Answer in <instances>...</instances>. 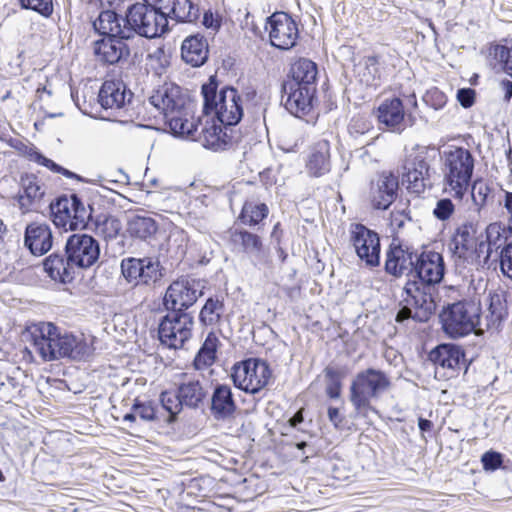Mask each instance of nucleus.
Returning a JSON list of instances; mask_svg holds the SVG:
<instances>
[{
  "instance_id": "f257e3e1",
  "label": "nucleus",
  "mask_w": 512,
  "mask_h": 512,
  "mask_svg": "<svg viewBox=\"0 0 512 512\" xmlns=\"http://www.w3.org/2000/svg\"><path fill=\"white\" fill-rule=\"evenodd\" d=\"M149 102L161 114L174 136L185 139H196L197 120L189 106L181 88L175 84L165 83L149 97Z\"/></svg>"
},
{
  "instance_id": "f03ea898",
  "label": "nucleus",
  "mask_w": 512,
  "mask_h": 512,
  "mask_svg": "<svg viewBox=\"0 0 512 512\" xmlns=\"http://www.w3.org/2000/svg\"><path fill=\"white\" fill-rule=\"evenodd\" d=\"M441 159L445 191L454 198L462 199L473 175L474 156L466 148L449 146Z\"/></svg>"
},
{
  "instance_id": "7ed1b4c3",
  "label": "nucleus",
  "mask_w": 512,
  "mask_h": 512,
  "mask_svg": "<svg viewBox=\"0 0 512 512\" xmlns=\"http://www.w3.org/2000/svg\"><path fill=\"white\" fill-rule=\"evenodd\" d=\"M204 112L213 114L224 126H234L243 116V100L235 88L226 87L217 91V83L211 77L202 86Z\"/></svg>"
},
{
  "instance_id": "20e7f679",
  "label": "nucleus",
  "mask_w": 512,
  "mask_h": 512,
  "mask_svg": "<svg viewBox=\"0 0 512 512\" xmlns=\"http://www.w3.org/2000/svg\"><path fill=\"white\" fill-rule=\"evenodd\" d=\"M390 381L388 377L376 369H366L359 372L353 379L350 387V401L355 410L367 416L372 410L371 400L378 398L388 389Z\"/></svg>"
},
{
  "instance_id": "39448f33",
  "label": "nucleus",
  "mask_w": 512,
  "mask_h": 512,
  "mask_svg": "<svg viewBox=\"0 0 512 512\" xmlns=\"http://www.w3.org/2000/svg\"><path fill=\"white\" fill-rule=\"evenodd\" d=\"M127 24L131 27L132 35L146 38H156L168 29V19L158 3L145 1L133 4L127 12Z\"/></svg>"
},
{
  "instance_id": "423d86ee",
  "label": "nucleus",
  "mask_w": 512,
  "mask_h": 512,
  "mask_svg": "<svg viewBox=\"0 0 512 512\" xmlns=\"http://www.w3.org/2000/svg\"><path fill=\"white\" fill-rule=\"evenodd\" d=\"M440 317L443 330L453 338L470 334L480 323L478 308L472 303L457 302L449 305Z\"/></svg>"
},
{
  "instance_id": "0eeeda50",
  "label": "nucleus",
  "mask_w": 512,
  "mask_h": 512,
  "mask_svg": "<svg viewBox=\"0 0 512 512\" xmlns=\"http://www.w3.org/2000/svg\"><path fill=\"white\" fill-rule=\"evenodd\" d=\"M234 385L246 393L255 394L262 390L271 378L268 364L257 358L236 363L232 369Z\"/></svg>"
},
{
  "instance_id": "6e6552de",
  "label": "nucleus",
  "mask_w": 512,
  "mask_h": 512,
  "mask_svg": "<svg viewBox=\"0 0 512 512\" xmlns=\"http://www.w3.org/2000/svg\"><path fill=\"white\" fill-rule=\"evenodd\" d=\"M193 317L189 313L172 312L159 324L158 334L162 344L169 348H182L192 336Z\"/></svg>"
},
{
  "instance_id": "1a4fd4ad",
  "label": "nucleus",
  "mask_w": 512,
  "mask_h": 512,
  "mask_svg": "<svg viewBox=\"0 0 512 512\" xmlns=\"http://www.w3.org/2000/svg\"><path fill=\"white\" fill-rule=\"evenodd\" d=\"M451 245L454 256L463 264L478 266L487 263V245L483 240L478 241L472 227H460Z\"/></svg>"
},
{
  "instance_id": "9d476101",
  "label": "nucleus",
  "mask_w": 512,
  "mask_h": 512,
  "mask_svg": "<svg viewBox=\"0 0 512 512\" xmlns=\"http://www.w3.org/2000/svg\"><path fill=\"white\" fill-rule=\"evenodd\" d=\"M53 223L64 231L84 228L88 213L76 195L61 197L51 204Z\"/></svg>"
},
{
  "instance_id": "9b49d317",
  "label": "nucleus",
  "mask_w": 512,
  "mask_h": 512,
  "mask_svg": "<svg viewBox=\"0 0 512 512\" xmlns=\"http://www.w3.org/2000/svg\"><path fill=\"white\" fill-rule=\"evenodd\" d=\"M120 268L125 280L133 286H150L162 278L160 262L152 257L124 258Z\"/></svg>"
},
{
  "instance_id": "f8f14e48",
  "label": "nucleus",
  "mask_w": 512,
  "mask_h": 512,
  "mask_svg": "<svg viewBox=\"0 0 512 512\" xmlns=\"http://www.w3.org/2000/svg\"><path fill=\"white\" fill-rule=\"evenodd\" d=\"M70 265L74 268H89L100 256V247L96 239L88 234H73L68 237L65 246Z\"/></svg>"
},
{
  "instance_id": "ddd939ff",
  "label": "nucleus",
  "mask_w": 512,
  "mask_h": 512,
  "mask_svg": "<svg viewBox=\"0 0 512 512\" xmlns=\"http://www.w3.org/2000/svg\"><path fill=\"white\" fill-rule=\"evenodd\" d=\"M266 31L272 46L289 50L297 43L299 31L295 21L285 12H276L267 18Z\"/></svg>"
},
{
  "instance_id": "4468645a",
  "label": "nucleus",
  "mask_w": 512,
  "mask_h": 512,
  "mask_svg": "<svg viewBox=\"0 0 512 512\" xmlns=\"http://www.w3.org/2000/svg\"><path fill=\"white\" fill-rule=\"evenodd\" d=\"M350 242L359 259L368 267L380 263V238L378 234L362 224L351 225Z\"/></svg>"
},
{
  "instance_id": "2eb2a0df",
  "label": "nucleus",
  "mask_w": 512,
  "mask_h": 512,
  "mask_svg": "<svg viewBox=\"0 0 512 512\" xmlns=\"http://www.w3.org/2000/svg\"><path fill=\"white\" fill-rule=\"evenodd\" d=\"M201 295L194 281L185 279L174 281L164 296V305L173 312H179L192 306Z\"/></svg>"
},
{
  "instance_id": "dca6fc26",
  "label": "nucleus",
  "mask_w": 512,
  "mask_h": 512,
  "mask_svg": "<svg viewBox=\"0 0 512 512\" xmlns=\"http://www.w3.org/2000/svg\"><path fill=\"white\" fill-rule=\"evenodd\" d=\"M34 351L44 361L57 360L56 337L57 327L51 322L34 325L30 331Z\"/></svg>"
},
{
  "instance_id": "f3484780",
  "label": "nucleus",
  "mask_w": 512,
  "mask_h": 512,
  "mask_svg": "<svg viewBox=\"0 0 512 512\" xmlns=\"http://www.w3.org/2000/svg\"><path fill=\"white\" fill-rule=\"evenodd\" d=\"M404 302L410 305L413 312V319L418 322L427 321L436 310V303L431 295L424 292L418 283L407 282L404 286Z\"/></svg>"
},
{
  "instance_id": "a211bd4d",
  "label": "nucleus",
  "mask_w": 512,
  "mask_h": 512,
  "mask_svg": "<svg viewBox=\"0 0 512 512\" xmlns=\"http://www.w3.org/2000/svg\"><path fill=\"white\" fill-rule=\"evenodd\" d=\"M415 272L421 283L428 285L439 283L445 272L442 255L434 251L423 252L417 259Z\"/></svg>"
},
{
  "instance_id": "6ab92c4d",
  "label": "nucleus",
  "mask_w": 512,
  "mask_h": 512,
  "mask_svg": "<svg viewBox=\"0 0 512 512\" xmlns=\"http://www.w3.org/2000/svg\"><path fill=\"white\" fill-rule=\"evenodd\" d=\"M315 90V86L300 85L297 82L284 83L286 109L295 116L305 113L311 107Z\"/></svg>"
},
{
  "instance_id": "aec40b11",
  "label": "nucleus",
  "mask_w": 512,
  "mask_h": 512,
  "mask_svg": "<svg viewBox=\"0 0 512 512\" xmlns=\"http://www.w3.org/2000/svg\"><path fill=\"white\" fill-rule=\"evenodd\" d=\"M408 113L402 100L398 97L384 99L375 111L380 124L391 131L400 132L404 129L405 116Z\"/></svg>"
},
{
  "instance_id": "412c9836",
  "label": "nucleus",
  "mask_w": 512,
  "mask_h": 512,
  "mask_svg": "<svg viewBox=\"0 0 512 512\" xmlns=\"http://www.w3.org/2000/svg\"><path fill=\"white\" fill-rule=\"evenodd\" d=\"M404 170L402 183L406 184L410 192L420 194L431 186L429 165L423 157L416 156L404 166Z\"/></svg>"
},
{
  "instance_id": "4be33fe9",
  "label": "nucleus",
  "mask_w": 512,
  "mask_h": 512,
  "mask_svg": "<svg viewBox=\"0 0 512 512\" xmlns=\"http://www.w3.org/2000/svg\"><path fill=\"white\" fill-rule=\"evenodd\" d=\"M95 30L105 37H118L129 39L132 37L131 27L127 24V17L122 18L112 10L102 11L94 21Z\"/></svg>"
},
{
  "instance_id": "5701e85b",
  "label": "nucleus",
  "mask_w": 512,
  "mask_h": 512,
  "mask_svg": "<svg viewBox=\"0 0 512 512\" xmlns=\"http://www.w3.org/2000/svg\"><path fill=\"white\" fill-rule=\"evenodd\" d=\"M398 179L392 173H382L371 185L370 198L375 209H387L394 201Z\"/></svg>"
},
{
  "instance_id": "b1692460",
  "label": "nucleus",
  "mask_w": 512,
  "mask_h": 512,
  "mask_svg": "<svg viewBox=\"0 0 512 512\" xmlns=\"http://www.w3.org/2000/svg\"><path fill=\"white\" fill-rule=\"evenodd\" d=\"M24 245L33 255L41 256L52 247V231L48 224L34 222L27 225Z\"/></svg>"
},
{
  "instance_id": "393cba45",
  "label": "nucleus",
  "mask_w": 512,
  "mask_h": 512,
  "mask_svg": "<svg viewBox=\"0 0 512 512\" xmlns=\"http://www.w3.org/2000/svg\"><path fill=\"white\" fill-rule=\"evenodd\" d=\"M44 194V186L36 175L26 173L21 176L17 199L19 208L23 213L28 212L33 204L42 199Z\"/></svg>"
},
{
  "instance_id": "a878e982",
  "label": "nucleus",
  "mask_w": 512,
  "mask_h": 512,
  "mask_svg": "<svg viewBox=\"0 0 512 512\" xmlns=\"http://www.w3.org/2000/svg\"><path fill=\"white\" fill-rule=\"evenodd\" d=\"M208 43L200 34L190 35L181 45V57L193 67L202 66L208 59Z\"/></svg>"
},
{
  "instance_id": "bb28decb",
  "label": "nucleus",
  "mask_w": 512,
  "mask_h": 512,
  "mask_svg": "<svg viewBox=\"0 0 512 512\" xmlns=\"http://www.w3.org/2000/svg\"><path fill=\"white\" fill-rule=\"evenodd\" d=\"M230 240L234 247L239 248L252 260L254 265L255 260L261 261L265 256L261 238L256 234L245 230H233Z\"/></svg>"
},
{
  "instance_id": "cd10ccee",
  "label": "nucleus",
  "mask_w": 512,
  "mask_h": 512,
  "mask_svg": "<svg viewBox=\"0 0 512 512\" xmlns=\"http://www.w3.org/2000/svg\"><path fill=\"white\" fill-rule=\"evenodd\" d=\"M306 168L314 177H320L330 171V144L327 140H320L313 145L307 156Z\"/></svg>"
},
{
  "instance_id": "c85d7f7f",
  "label": "nucleus",
  "mask_w": 512,
  "mask_h": 512,
  "mask_svg": "<svg viewBox=\"0 0 512 512\" xmlns=\"http://www.w3.org/2000/svg\"><path fill=\"white\" fill-rule=\"evenodd\" d=\"M94 53L100 61L115 64L124 54H128V49L123 39L118 37H105L95 42Z\"/></svg>"
},
{
  "instance_id": "c756f323",
  "label": "nucleus",
  "mask_w": 512,
  "mask_h": 512,
  "mask_svg": "<svg viewBox=\"0 0 512 512\" xmlns=\"http://www.w3.org/2000/svg\"><path fill=\"white\" fill-rule=\"evenodd\" d=\"M464 354L460 347L454 344L437 346L429 354V359L438 367L455 372L463 360Z\"/></svg>"
},
{
  "instance_id": "7c9ffc66",
  "label": "nucleus",
  "mask_w": 512,
  "mask_h": 512,
  "mask_svg": "<svg viewBox=\"0 0 512 512\" xmlns=\"http://www.w3.org/2000/svg\"><path fill=\"white\" fill-rule=\"evenodd\" d=\"M125 85L118 80H106L99 91L98 100L105 109H119L126 102Z\"/></svg>"
},
{
  "instance_id": "2f4dec72",
  "label": "nucleus",
  "mask_w": 512,
  "mask_h": 512,
  "mask_svg": "<svg viewBox=\"0 0 512 512\" xmlns=\"http://www.w3.org/2000/svg\"><path fill=\"white\" fill-rule=\"evenodd\" d=\"M236 409L232 390L228 385L216 386L212 399L211 411L215 418L226 419L230 417Z\"/></svg>"
},
{
  "instance_id": "473e14b6",
  "label": "nucleus",
  "mask_w": 512,
  "mask_h": 512,
  "mask_svg": "<svg viewBox=\"0 0 512 512\" xmlns=\"http://www.w3.org/2000/svg\"><path fill=\"white\" fill-rule=\"evenodd\" d=\"M43 268L48 276L59 282H71L74 278L75 268L64 256L52 254L43 262Z\"/></svg>"
},
{
  "instance_id": "72a5a7b5",
  "label": "nucleus",
  "mask_w": 512,
  "mask_h": 512,
  "mask_svg": "<svg viewBox=\"0 0 512 512\" xmlns=\"http://www.w3.org/2000/svg\"><path fill=\"white\" fill-rule=\"evenodd\" d=\"M216 124L214 121L207 122L202 129V142L206 148L212 150H223L232 144V137L227 133V126Z\"/></svg>"
},
{
  "instance_id": "f704fd0d",
  "label": "nucleus",
  "mask_w": 512,
  "mask_h": 512,
  "mask_svg": "<svg viewBox=\"0 0 512 512\" xmlns=\"http://www.w3.org/2000/svg\"><path fill=\"white\" fill-rule=\"evenodd\" d=\"M355 73L358 80L365 86H377L382 78V69L379 58L366 56L355 66Z\"/></svg>"
},
{
  "instance_id": "c9c22d12",
  "label": "nucleus",
  "mask_w": 512,
  "mask_h": 512,
  "mask_svg": "<svg viewBox=\"0 0 512 512\" xmlns=\"http://www.w3.org/2000/svg\"><path fill=\"white\" fill-rule=\"evenodd\" d=\"M414 262L412 253L400 246L391 248L385 262L386 272L393 276H401L412 269Z\"/></svg>"
},
{
  "instance_id": "e433bc0d",
  "label": "nucleus",
  "mask_w": 512,
  "mask_h": 512,
  "mask_svg": "<svg viewBox=\"0 0 512 512\" xmlns=\"http://www.w3.org/2000/svg\"><path fill=\"white\" fill-rule=\"evenodd\" d=\"M182 382L179 384L180 398L184 405L196 408L206 397V391L198 379L188 377L182 373Z\"/></svg>"
},
{
  "instance_id": "4c0bfd02",
  "label": "nucleus",
  "mask_w": 512,
  "mask_h": 512,
  "mask_svg": "<svg viewBox=\"0 0 512 512\" xmlns=\"http://www.w3.org/2000/svg\"><path fill=\"white\" fill-rule=\"evenodd\" d=\"M63 357L73 360H85L93 352L90 340L83 334L74 335L65 333Z\"/></svg>"
},
{
  "instance_id": "58836bf2",
  "label": "nucleus",
  "mask_w": 512,
  "mask_h": 512,
  "mask_svg": "<svg viewBox=\"0 0 512 512\" xmlns=\"http://www.w3.org/2000/svg\"><path fill=\"white\" fill-rule=\"evenodd\" d=\"M292 81L300 85L315 86L318 70L316 64L307 59L300 58L296 60L290 70Z\"/></svg>"
},
{
  "instance_id": "ea45409f",
  "label": "nucleus",
  "mask_w": 512,
  "mask_h": 512,
  "mask_svg": "<svg viewBox=\"0 0 512 512\" xmlns=\"http://www.w3.org/2000/svg\"><path fill=\"white\" fill-rule=\"evenodd\" d=\"M220 346L219 337L214 332H210L194 359L196 369H205L211 366L216 361L217 350Z\"/></svg>"
},
{
  "instance_id": "a19ab883",
  "label": "nucleus",
  "mask_w": 512,
  "mask_h": 512,
  "mask_svg": "<svg viewBox=\"0 0 512 512\" xmlns=\"http://www.w3.org/2000/svg\"><path fill=\"white\" fill-rule=\"evenodd\" d=\"M127 231L133 237L147 239L156 233L157 225L150 216L132 215L128 220Z\"/></svg>"
},
{
  "instance_id": "79ce46f5",
  "label": "nucleus",
  "mask_w": 512,
  "mask_h": 512,
  "mask_svg": "<svg viewBox=\"0 0 512 512\" xmlns=\"http://www.w3.org/2000/svg\"><path fill=\"white\" fill-rule=\"evenodd\" d=\"M488 314L486 316L487 328L497 329L506 316V303L500 293H490L487 300Z\"/></svg>"
},
{
  "instance_id": "37998d69",
  "label": "nucleus",
  "mask_w": 512,
  "mask_h": 512,
  "mask_svg": "<svg viewBox=\"0 0 512 512\" xmlns=\"http://www.w3.org/2000/svg\"><path fill=\"white\" fill-rule=\"evenodd\" d=\"M507 241L506 229L500 223H491L486 228L487 260L490 258L493 250L497 251Z\"/></svg>"
},
{
  "instance_id": "c03bdc74",
  "label": "nucleus",
  "mask_w": 512,
  "mask_h": 512,
  "mask_svg": "<svg viewBox=\"0 0 512 512\" xmlns=\"http://www.w3.org/2000/svg\"><path fill=\"white\" fill-rule=\"evenodd\" d=\"M268 215V207L263 203L246 202L240 219L244 224L256 225Z\"/></svg>"
},
{
  "instance_id": "a18cd8bd",
  "label": "nucleus",
  "mask_w": 512,
  "mask_h": 512,
  "mask_svg": "<svg viewBox=\"0 0 512 512\" xmlns=\"http://www.w3.org/2000/svg\"><path fill=\"white\" fill-rule=\"evenodd\" d=\"M489 57L501 65L502 69L512 77V45L492 44Z\"/></svg>"
},
{
  "instance_id": "49530a36",
  "label": "nucleus",
  "mask_w": 512,
  "mask_h": 512,
  "mask_svg": "<svg viewBox=\"0 0 512 512\" xmlns=\"http://www.w3.org/2000/svg\"><path fill=\"white\" fill-rule=\"evenodd\" d=\"M223 312V303L218 299L209 298L200 312V319L206 325H214L219 322Z\"/></svg>"
},
{
  "instance_id": "de8ad7c7",
  "label": "nucleus",
  "mask_w": 512,
  "mask_h": 512,
  "mask_svg": "<svg viewBox=\"0 0 512 512\" xmlns=\"http://www.w3.org/2000/svg\"><path fill=\"white\" fill-rule=\"evenodd\" d=\"M160 402L162 407L169 413L166 421L168 423L174 422L176 416L180 413L182 406L184 405V402L180 398V393L178 392L175 394L168 391L162 392L160 395Z\"/></svg>"
},
{
  "instance_id": "09e8293b",
  "label": "nucleus",
  "mask_w": 512,
  "mask_h": 512,
  "mask_svg": "<svg viewBox=\"0 0 512 512\" xmlns=\"http://www.w3.org/2000/svg\"><path fill=\"white\" fill-rule=\"evenodd\" d=\"M28 158H29V160L36 162V163L48 168L49 170H51L53 172L60 173L68 178L75 177V174L73 172L59 166L58 164L53 162L51 159H48L47 157L43 156L40 152H38L36 150L31 149L28 152Z\"/></svg>"
},
{
  "instance_id": "8fccbe9b",
  "label": "nucleus",
  "mask_w": 512,
  "mask_h": 512,
  "mask_svg": "<svg viewBox=\"0 0 512 512\" xmlns=\"http://www.w3.org/2000/svg\"><path fill=\"white\" fill-rule=\"evenodd\" d=\"M489 192L490 189L485 182L481 180L475 181L471 189V197L475 205H477L478 207L484 206Z\"/></svg>"
},
{
  "instance_id": "3c124183",
  "label": "nucleus",
  "mask_w": 512,
  "mask_h": 512,
  "mask_svg": "<svg viewBox=\"0 0 512 512\" xmlns=\"http://www.w3.org/2000/svg\"><path fill=\"white\" fill-rule=\"evenodd\" d=\"M325 375L329 379L326 392L330 398H338L340 396L341 383L340 375L333 368H326Z\"/></svg>"
},
{
  "instance_id": "603ef678",
  "label": "nucleus",
  "mask_w": 512,
  "mask_h": 512,
  "mask_svg": "<svg viewBox=\"0 0 512 512\" xmlns=\"http://www.w3.org/2000/svg\"><path fill=\"white\" fill-rule=\"evenodd\" d=\"M500 268L505 276L512 279V241L502 248Z\"/></svg>"
},
{
  "instance_id": "864d4df0",
  "label": "nucleus",
  "mask_w": 512,
  "mask_h": 512,
  "mask_svg": "<svg viewBox=\"0 0 512 512\" xmlns=\"http://www.w3.org/2000/svg\"><path fill=\"white\" fill-rule=\"evenodd\" d=\"M22 7L47 15L52 10L51 0H20Z\"/></svg>"
},
{
  "instance_id": "5fc2aeb1",
  "label": "nucleus",
  "mask_w": 512,
  "mask_h": 512,
  "mask_svg": "<svg viewBox=\"0 0 512 512\" xmlns=\"http://www.w3.org/2000/svg\"><path fill=\"white\" fill-rule=\"evenodd\" d=\"M100 228L106 238L112 239L119 234L121 230V223L118 219L109 217L103 221Z\"/></svg>"
},
{
  "instance_id": "6e6d98bb",
  "label": "nucleus",
  "mask_w": 512,
  "mask_h": 512,
  "mask_svg": "<svg viewBox=\"0 0 512 512\" xmlns=\"http://www.w3.org/2000/svg\"><path fill=\"white\" fill-rule=\"evenodd\" d=\"M454 211V205L449 199H441L437 202L434 215L440 220L448 219Z\"/></svg>"
},
{
  "instance_id": "4d7b16f0",
  "label": "nucleus",
  "mask_w": 512,
  "mask_h": 512,
  "mask_svg": "<svg viewBox=\"0 0 512 512\" xmlns=\"http://www.w3.org/2000/svg\"><path fill=\"white\" fill-rule=\"evenodd\" d=\"M481 461L485 470L493 471L501 466L502 457L500 453L490 451L483 454Z\"/></svg>"
},
{
  "instance_id": "13d9d810",
  "label": "nucleus",
  "mask_w": 512,
  "mask_h": 512,
  "mask_svg": "<svg viewBox=\"0 0 512 512\" xmlns=\"http://www.w3.org/2000/svg\"><path fill=\"white\" fill-rule=\"evenodd\" d=\"M133 408L137 417L142 420L151 421L156 417L155 409L151 404L136 403Z\"/></svg>"
},
{
  "instance_id": "bf43d9fd",
  "label": "nucleus",
  "mask_w": 512,
  "mask_h": 512,
  "mask_svg": "<svg viewBox=\"0 0 512 512\" xmlns=\"http://www.w3.org/2000/svg\"><path fill=\"white\" fill-rule=\"evenodd\" d=\"M425 101L435 109H440L446 103V96L441 91L434 89L427 93Z\"/></svg>"
},
{
  "instance_id": "052dcab7",
  "label": "nucleus",
  "mask_w": 512,
  "mask_h": 512,
  "mask_svg": "<svg viewBox=\"0 0 512 512\" xmlns=\"http://www.w3.org/2000/svg\"><path fill=\"white\" fill-rule=\"evenodd\" d=\"M457 100L464 108H469L474 104L475 91L471 88H462L457 91Z\"/></svg>"
},
{
  "instance_id": "680f3d73",
  "label": "nucleus",
  "mask_w": 512,
  "mask_h": 512,
  "mask_svg": "<svg viewBox=\"0 0 512 512\" xmlns=\"http://www.w3.org/2000/svg\"><path fill=\"white\" fill-rule=\"evenodd\" d=\"M409 219V216L404 210H393L390 216V226L393 231H397L401 229Z\"/></svg>"
},
{
  "instance_id": "e2e57ef3",
  "label": "nucleus",
  "mask_w": 512,
  "mask_h": 512,
  "mask_svg": "<svg viewBox=\"0 0 512 512\" xmlns=\"http://www.w3.org/2000/svg\"><path fill=\"white\" fill-rule=\"evenodd\" d=\"M503 204L508 214V229L512 233V192L504 191Z\"/></svg>"
},
{
  "instance_id": "0e129e2a",
  "label": "nucleus",
  "mask_w": 512,
  "mask_h": 512,
  "mask_svg": "<svg viewBox=\"0 0 512 512\" xmlns=\"http://www.w3.org/2000/svg\"><path fill=\"white\" fill-rule=\"evenodd\" d=\"M203 25L208 29L216 31L219 28L220 23L218 18L215 17L211 12H205L203 16Z\"/></svg>"
},
{
  "instance_id": "69168bd1",
  "label": "nucleus",
  "mask_w": 512,
  "mask_h": 512,
  "mask_svg": "<svg viewBox=\"0 0 512 512\" xmlns=\"http://www.w3.org/2000/svg\"><path fill=\"white\" fill-rule=\"evenodd\" d=\"M413 312V308L406 303V305L398 311L396 315V321L403 322L404 320L413 318Z\"/></svg>"
},
{
  "instance_id": "338daca9",
  "label": "nucleus",
  "mask_w": 512,
  "mask_h": 512,
  "mask_svg": "<svg viewBox=\"0 0 512 512\" xmlns=\"http://www.w3.org/2000/svg\"><path fill=\"white\" fill-rule=\"evenodd\" d=\"M11 381L6 376L0 375V399H5L9 395Z\"/></svg>"
},
{
  "instance_id": "774afa93",
  "label": "nucleus",
  "mask_w": 512,
  "mask_h": 512,
  "mask_svg": "<svg viewBox=\"0 0 512 512\" xmlns=\"http://www.w3.org/2000/svg\"><path fill=\"white\" fill-rule=\"evenodd\" d=\"M328 417H329V420L334 424L335 427H338L340 425V423L342 422V417L337 408L330 407L328 409Z\"/></svg>"
}]
</instances>
